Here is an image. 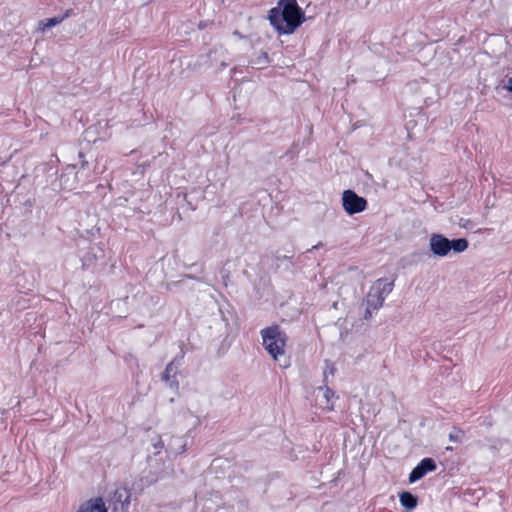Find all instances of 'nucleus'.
Wrapping results in <instances>:
<instances>
[{
	"label": "nucleus",
	"instance_id": "nucleus-1",
	"mask_svg": "<svg viewBox=\"0 0 512 512\" xmlns=\"http://www.w3.org/2000/svg\"><path fill=\"white\" fill-rule=\"evenodd\" d=\"M268 20L279 35H290L306 21V15L297 0H278L268 12Z\"/></svg>",
	"mask_w": 512,
	"mask_h": 512
},
{
	"label": "nucleus",
	"instance_id": "nucleus-2",
	"mask_svg": "<svg viewBox=\"0 0 512 512\" xmlns=\"http://www.w3.org/2000/svg\"><path fill=\"white\" fill-rule=\"evenodd\" d=\"M469 242L466 238L449 239L440 233H432L429 238V251L435 257L444 258L451 253L459 254L467 250Z\"/></svg>",
	"mask_w": 512,
	"mask_h": 512
},
{
	"label": "nucleus",
	"instance_id": "nucleus-3",
	"mask_svg": "<svg viewBox=\"0 0 512 512\" xmlns=\"http://www.w3.org/2000/svg\"><path fill=\"white\" fill-rule=\"evenodd\" d=\"M262 345L275 361L285 354V347L289 339L286 332L278 325L272 324L260 331Z\"/></svg>",
	"mask_w": 512,
	"mask_h": 512
},
{
	"label": "nucleus",
	"instance_id": "nucleus-4",
	"mask_svg": "<svg viewBox=\"0 0 512 512\" xmlns=\"http://www.w3.org/2000/svg\"><path fill=\"white\" fill-rule=\"evenodd\" d=\"M270 504L274 507H281L292 499V492L285 480L271 481L265 490Z\"/></svg>",
	"mask_w": 512,
	"mask_h": 512
},
{
	"label": "nucleus",
	"instance_id": "nucleus-5",
	"mask_svg": "<svg viewBox=\"0 0 512 512\" xmlns=\"http://www.w3.org/2000/svg\"><path fill=\"white\" fill-rule=\"evenodd\" d=\"M342 206L348 215H354L363 212L368 205L367 200L359 196L354 190L347 189L342 193Z\"/></svg>",
	"mask_w": 512,
	"mask_h": 512
},
{
	"label": "nucleus",
	"instance_id": "nucleus-6",
	"mask_svg": "<svg viewBox=\"0 0 512 512\" xmlns=\"http://www.w3.org/2000/svg\"><path fill=\"white\" fill-rule=\"evenodd\" d=\"M78 158L79 162L77 164L70 165L66 168V173H63L60 177L61 185L64 186V188H67V180L66 176L70 173H73L74 170L78 167V171L75 172V177L78 179L79 176L81 177H88L90 173V162L86 159V154L82 151L78 152ZM69 189H72L71 186H69Z\"/></svg>",
	"mask_w": 512,
	"mask_h": 512
},
{
	"label": "nucleus",
	"instance_id": "nucleus-7",
	"mask_svg": "<svg viewBox=\"0 0 512 512\" xmlns=\"http://www.w3.org/2000/svg\"><path fill=\"white\" fill-rule=\"evenodd\" d=\"M437 469L436 461L431 457L423 458L410 472L408 476L409 483H415L430 472Z\"/></svg>",
	"mask_w": 512,
	"mask_h": 512
},
{
	"label": "nucleus",
	"instance_id": "nucleus-8",
	"mask_svg": "<svg viewBox=\"0 0 512 512\" xmlns=\"http://www.w3.org/2000/svg\"><path fill=\"white\" fill-rule=\"evenodd\" d=\"M104 259V252L101 249L91 248L81 256L82 269L91 273L100 270L98 261Z\"/></svg>",
	"mask_w": 512,
	"mask_h": 512
},
{
	"label": "nucleus",
	"instance_id": "nucleus-9",
	"mask_svg": "<svg viewBox=\"0 0 512 512\" xmlns=\"http://www.w3.org/2000/svg\"><path fill=\"white\" fill-rule=\"evenodd\" d=\"M178 372L179 371L177 367H174L172 364L168 363L161 376V380L168 383L169 387L175 391L179 389V382L176 379Z\"/></svg>",
	"mask_w": 512,
	"mask_h": 512
},
{
	"label": "nucleus",
	"instance_id": "nucleus-10",
	"mask_svg": "<svg viewBox=\"0 0 512 512\" xmlns=\"http://www.w3.org/2000/svg\"><path fill=\"white\" fill-rule=\"evenodd\" d=\"M77 512H108L102 498L90 499L83 503Z\"/></svg>",
	"mask_w": 512,
	"mask_h": 512
},
{
	"label": "nucleus",
	"instance_id": "nucleus-11",
	"mask_svg": "<svg viewBox=\"0 0 512 512\" xmlns=\"http://www.w3.org/2000/svg\"><path fill=\"white\" fill-rule=\"evenodd\" d=\"M399 501L405 512H411L418 505V497L410 491H402L399 493Z\"/></svg>",
	"mask_w": 512,
	"mask_h": 512
},
{
	"label": "nucleus",
	"instance_id": "nucleus-12",
	"mask_svg": "<svg viewBox=\"0 0 512 512\" xmlns=\"http://www.w3.org/2000/svg\"><path fill=\"white\" fill-rule=\"evenodd\" d=\"M384 301L385 298L381 295V293H376V290L371 286L366 296V305L377 311L382 307Z\"/></svg>",
	"mask_w": 512,
	"mask_h": 512
},
{
	"label": "nucleus",
	"instance_id": "nucleus-13",
	"mask_svg": "<svg viewBox=\"0 0 512 512\" xmlns=\"http://www.w3.org/2000/svg\"><path fill=\"white\" fill-rule=\"evenodd\" d=\"M372 287L376 290V293H381V295L386 298L392 292L394 282L388 281L387 278H380L376 280Z\"/></svg>",
	"mask_w": 512,
	"mask_h": 512
},
{
	"label": "nucleus",
	"instance_id": "nucleus-14",
	"mask_svg": "<svg viewBox=\"0 0 512 512\" xmlns=\"http://www.w3.org/2000/svg\"><path fill=\"white\" fill-rule=\"evenodd\" d=\"M131 492L127 488H118L114 493V500L117 503H120L122 507L130 504Z\"/></svg>",
	"mask_w": 512,
	"mask_h": 512
},
{
	"label": "nucleus",
	"instance_id": "nucleus-15",
	"mask_svg": "<svg viewBox=\"0 0 512 512\" xmlns=\"http://www.w3.org/2000/svg\"><path fill=\"white\" fill-rule=\"evenodd\" d=\"M271 60L267 52H260L259 55L250 61L252 67L263 69L270 64Z\"/></svg>",
	"mask_w": 512,
	"mask_h": 512
},
{
	"label": "nucleus",
	"instance_id": "nucleus-16",
	"mask_svg": "<svg viewBox=\"0 0 512 512\" xmlns=\"http://www.w3.org/2000/svg\"><path fill=\"white\" fill-rule=\"evenodd\" d=\"M274 261L277 269H279L281 265H284L286 270H291L294 266L293 262L291 261V257L289 256L275 255Z\"/></svg>",
	"mask_w": 512,
	"mask_h": 512
},
{
	"label": "nucleus",
	"instance_id": "nucleus-17",
	"mask_svg": "<svg viewBox=\"0 0 512 512\" xmlns=\"http://www.w3.org/2000/svg\"><path fill=\"white\" fill-rule=\"evenodd\" d=\"M60 23H62V22H61V19L59 18V16H54V17L47 18L45 20L40 21L39 25H40V29L42 31H46L47 29L55 27L56 25H58Z\"/></svg>",
	"mask_w": 512,
	"mask_h": 512
},
{
	"label": "nucleus",
	"instance_id": "nucleus-18",
	"mask_svg": "<svg viewBox=\"0 0 512 512\" xmlns=\"http://www.w3.org/2000/svg\"><path fill=\"white\" fill-rule=\"evenodd\" d=\"M464 431L460 428L453 427V431L449 434V440L455 443H461L463 440Z\"/></svg>",
	"mask_w": 512,
	"mask_h": 512
},
{
	"label": "nucleus",
	"instance_id": "nucleus-19",
	"mask_svg": "<svg viewBox=\"0 0 512 512\" xmlns=\"http://www.w3.org/2000/svg\"><path fill=\"white\" fill-rule=\"evenodd\" d=\"M426 255L425 251H414L408 256V259L410 263H417L422 261Z\"/></svg>",
	"mask_w": 512,
	"mask_h": 512
},
{
	"label": "nucleus",
	"instance_id": "nucleus-20",
	"mask_svg": "<svg viewBox=\"0 0 512 512\" xmlns=\"http://www.w3.org/2000/svg\"><path fill=\"white\" fill-rule=\"evenodd\" d=\"M185 351L183 347H180V352L177 354L169 364H172L174 367H179L182 363V360L184 359Z\"/></svg>",
	"mask_w": 512,
	"mask_h": 512
},
{
	"label": "nucleus",
	"instance_id": "nucleus-21",
	"mask_svg": "<svg viewBox=\"0 0 512 512\" xmlns=\"http://www.w3.org/2000/svg\"><path fill=\"white\" fill-rule=\"evenodd\" d=\"M222 320L225 322L226 326L229 325L230 319L233 317V314L227 308L226 310L223 307L219 308Z\"/></svg>",
	"mask_w": 512,
	"mask_h": 512
},
{
	"label": "nucleus",
	"instance_id": "nucleus-22",
	"mask_svg": "<svg viewBox=\"0 0 512 512\" xmlns=\"http://www.w3.org/2000/svg\"><path fill=\"white\" fill-rule=\"evenodd\" d=\"M227 264L228 263H226L220 270V275L223 279L225 286H227V281L229 280V276H230V270L227 268Z\"/></svg>",
	"mask_w": 512,
	"mask_h": 512
},
{
	"label": "nucleus",
	"instance_id": "nucleus-23",
	"mask_svg": "<svg viewBox=\"0 0 512 512\" xmlns=\"http://www.w3.org/2000/svg\"><path fill=\"white\" fill-rule=\"evenodd\" d=\"M334 396H335V392L332 389H330L329 387L325 386L324 397L326 398V400L329 402L330 399Z\"/></svg>",
	"mask_w": 512,
	"mask_h": 512
},
{
	"label": "nucleus",
	"instance_id": "nucleus-24",
	"mask_svg": "<svg viewBox=\"0 0 512 512\" xmlns=\"http://www.w3.org/2000/svg\"><path fill=\"white\" fill-rule=\"evenodd\" d=\"M73 14V9H67L62 15L59 16V18L61 19V22H63L65 19L69 18Z\"/></svg>",
	"mask_w": 512,
	"mask_h": 512
},
{
	"label": "nucleus",
	"instance_id": "nucleus-25",
	"mask_svg": "<svg viewBox=\"0 0 512 512\" xmlns=\"http://www.w3.org/2000/svg\"><path fill=\"white\" fill-rule=\"evenodd\" d=\"M372 310H373V309H372V307H369V306L367 305L366 310H365V313H364V315H363V319H365V320L370 319V318L372 317Z\"/></svg>",
	"mask_w": 512,
	"mask_h": 512
},
{
	"label": "nucleus",
	"instance_id": "nucleus-26",
	"mask_svg": "<svg viewBox=\"0 0 512 512\" xmlns=\"http://www.w3.org/2000/svg\"><path fill=\"white\" fill-rule=\"evenodd\" d=\"M503 89H506L508 92L512 94V77H510L507 82L503 85Z\"/></svg>",
	"mask_w": 512,
	"mask_h": 512
},
{
	"label": "nucleus",
	"instance_id": "nucleus-27",
	"mask_svg": "<svg viewBox=\"0 0 512 512\" xmlns=\"http://www.w3.org/2000/svg\"><path fill=\"white\" fill-rule=\"evenodd\" d=\"M163 446H164V443H163V441H162L161 439H159V440L154 444V448H155L156 450H159V449L163 448Z\"/></svg>",
	"mask_w": 512,
	"mask_h": 512
},
{
	"label": "nucleus",
	"instance_id": "nucleus-28",
	"mask_svg": "<svg viewBox=\"0 0 512 512\" xmlns=\"http://www.w3.org/2000/svg\"><path fill=\"white\" fill-rule=\"evenodd\" d=\"M233 35H234V36H236V37H238V38H240V39H245V38H247L246 36L242 35V34H241V32H239L238 30H235V31L233 32Z\"/></svg>",
	"mask_w": 512,
	"mask_h": 512
},
{
	"label": "nucleus",
	"instance_id": "nucleus-29",
	"mask_svg": "<svg viewBox=\"0 0 512 512\" xmlns=\"http://www.w3.org/2000/svg\"><path fill=\"white\" fill-rule=\"evenodd\" d=\"M186 449H187V445H186V443H183V444L180 446V448H179V450H178L177 454H181V453L185 452V451H186Z\"/></svg>",
	"mask_w": 512,
	"mask_h": 512
},
{
	"label": "nucleus",
	"instance_id": "nucleus-30",
	"mask_svg": "<svg viewBox=\"0 0 512 512\" xmlns=\"http://www.w3.org/2000/svg\"><path fill=\"white\" fill-rule=\"evenodd\" d=\"M184 278H188V279H195V280H198L197 277L193 276V275H190V274H185L183 275Z\"/></svg>",
	"mask_w": 512,
	"mask_h": 512
},
{
	"label": "nucleus",
	"instance_id": "nucleus-31",
	"mask_svg": "<svg viewBox=\"0 0 512 512\" xmlns=\"http://www.w3.org/2000/svg\"><path fill=\"white\" fill-rule=\"evenodd\" d=\"M183 283H184V280H179V281H177V282H173V285H175V286H180V285H182Z\"/></svg>",
	"mask_w": 512,
	"mask_h": 512
},
{
	"label": "nucleus",
	"instance_id": "nucleus-32",
	"mask_svg": "<svg viewBox=\"0 0 512 512\" xmlns=\"http://www.w3.org/2000/svg\"><path fill=\"white\" fill-rule=\"evenodd\" d=\"M322 246H323V244H322L321 242H319L318 244L314 245V246L312 247V249H318V248H320V247H322Z\"/></svg>",
	"mask_w": 512,
	"mask_h": 512
},
{
	"label": "nucleus",
	"instance_id": "nucleus-33",
	"mask_svg": "<svg viewBox=\"0 0 512 512\" xmlns=\"http://www.w3.org/2000/svg\"><path fill=\"white\" fill-rule=\"evenodd\" d=\"M288 366H290L289 361L285 362L284 364H281V367L283 368H287Z\"/></svg>",
	"mask_w": 512,
	"mask_h": 512
},
{
	"label": "nucleus",
	"instance_id": "nucleus-34",
	"mask_svg": "<svg viewBox=\"0 0 512 512\" xmlns=\"http://www.w3.org/2000/svg\"><path fill=\"white\" fill-rule=\"evenodd\" d=\"M241 504H244L245 506L248 505V501L244 500V501H240Z\"/></svg>",
	"mask_w": 512,
	"mask_h": 512
},
{
	"label": "nucleus",
	"instance_id": "nucleus-35",
	"mask_svg": "<svg viewBox=\"0 0 512 512\" xmlns=\"http://www.w3.org/2000/svg\"><path fill=\"white\" fill-rule=\"evenodd\" d=\"M334 372V368L332 367L330 370H329V373L333 374Z\"/></svg>",
	"mask_w": 512,
	"mask_h": 512
},
{
	"label": "nucleus",
	"instance_id": "nucleus-36",
	"mask_svg": "<svg viewBox=\"0 0 512 512\" xmlns=\"http://www.w3.org/2000/svg\"><path fill=\"white\" fill-rule=\"evenodd\" d=\"M446 450L452 451V447H446Z\"/></svg>",
	"mask_w": 512,
	"mask_h": 512
}]
</instances>
